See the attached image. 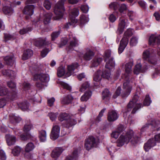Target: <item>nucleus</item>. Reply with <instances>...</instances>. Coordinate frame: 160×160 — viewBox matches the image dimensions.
I'll return each mask as SVG.
<instances>
[{"label": "nucleus", "instance_id": "f257e3e1", "mask_svg": "<svg viewBox=\"0 0 160 160\" xmlns=\"http://www.w3.org/2000/svg\"><path fill=\"white\" fill-rule=\"evenodd\" d=\"M133 64V59L131 58L129 59L128 62L125 65V73L122 77L125 82L123 83V90L121 93V96L123 98L127 97L132 90V84L134 79L133 78L131 77Z\"/></svg>", "mask_w": 160, "mask_h": 160}, {"label": "nucleus", "instance_id": "f03ea898", "mask_svg": "<svg viewBox=\"0 0 160 160\" xmlns=\"http://www.w3.org/2000/svg\"><path fill=\"white\" fill-rule=\"evenodd\" d=\"M139 98V96L138 95L135 94L132 100L129 102L127 105V112L130 111L132 108L134 107V108L132 112V113L134 114L138 109L143 106L141 103H137Z\"/></svg>", "mask_w": 160, "mask_h": 160}, {"label": "nucleus", "instance_id": "7ed1b4c3", "mask_svg": "<svg viewBox=\"0 0 160 160\" xmlns=\"http://www.w3.org/2000/svg\"><path fill=\"white\" fill-rule=\"evenodd\" d=\"M64 1V0H60L55 5L54 12L57 19H60L63 17L65 10L63 6Z\"/></svg>", "mask_w": 160, "mask_h": 160}, {"label": "nucleus", "instance_id": "20e7f679", "mask_svg": "<svg viewBox=\"0 0 160 160\" xmlns=\"http://www.w3.org/2000/svg\"><path fill=\"white\" fill-rule=\"evenodd\" d=\"M8 86L12 88L13 89V90H12L10 93V96H9L8 98L12 101L15 100L17 97V92L15 88L16 87V84L14 82L12 81L9 82H7Z\"/></svg>", "mask_w": 160, "mask_h": 160}, {"label": "nucleus", "instance_id": "39448f33", "mask_svg": "<svg viewBox=\"0 0 160 160\" xmlns=\"http://www.w3.org/2000/svg\"><path fill=\"white\" fill-rule=\"evenodd\" d=\"M51 44V42L47 40L46 38H39L36 39L34 43L35 46L39 48H41L43 46H48Z\"/></svg>", "mask_w": 160, "mask_h": 160}, {"label": "nucleus", "instance_id": "423d86ee", "mask_svg": "<svg viewBox=\"0 0 160 160\" xmlns=\"http://www.w3.org/2000/svg\"><path fill=\"white\" fill-rule=\"evenodd\" d=\"M60 128L57 125H53L50 134L51 139L56 140L59 137Z\"/></svg>", "mask_w": 160, "mask_h": 160}, {"label": "nucleus", "instance_id": "0eeeda50", "mask_svg": "<svg viewBox=\"0 0 160 160\" xmlns=\"http://www.w3.org/2000/svg\"><path fill=\"white\" fill-rule=\"evenodd\" d=\"M69 40H70V44L68 46L69 50H71L73 48L78 46V41L76 37L73 34L69 35Z\"/></svg>", "mask_w": 160, "mask_h": 160}, {"label": "nucleus", "instance_id": "6e6552de", "mask_svg": "<svg viewBox=\"0 0 160 160\" xmlns=\"http://www.w3.org/2000/svg\"><path fill=\"white\" fill-rule=\"evenodd\" d=\"M149 43L150 45L152 46L156 44L160 45V35H152L149 37Z\"/></svg>", "mask_w": 160, "mask_h": 160}, {"label": "nucleus", "instance_id": "1a4fd4ad", "mask_svg": "<svg viewBox=\"0 0 160 160\" xmlns=\"http://www.w3.org/2000/svg\"><path fill=\"white\" fill-rule=\"evenodd\" d=\"M118 117V113L116 111L111 110L108 111L107 115V120L108 122H113L117 120Z\"/></svg>", "mask_w": 160, "mask_h": 160}, {"label": "nucleus", "instance_id": "9d476101", "mask_svg": "<svg viewBox=\"0 0 160 160\" xmlns=\"http://www.w3.org/2000/svg\"><path fill=\"white\" fill-rule=\"evenodd\" d=\"M77 123V121L71 116L69 119L64 122L63 125L64 127L69 128L75 125Z\"/></svg>", "mask_w": 160, "mask_h": 160}, {"label": "nucleus", "instance_id": "9b49d317", "mask_svg": "<svg viewBox=\"0 0 160 160\" xmlns=\"http://www.w3.org/2000/svg\"><path fill=\"white\" fill-rule=\"evenodd\" d=\"M160 143V141H148L144 144L143 148L146 152L148 151L152 148L155 146L157 143Z\"/></svg>", "mask_w": 160, "mask_h": 160}, {"label": "nucleus", "instance_id": "f8f14e48", "mask_svg": "<svg viewBox=\"0 0 160 160\" xmlns=\"http://www.w3.org/2000/svg\"><path fill=\"white\" fill-rule=\"evenodd\" d=\"M99 141H85V147L86 149L89 151L93 147H96Z\"/></svg>", "mask_w": 160, "mask_h": 160}, {"label": "nucleus", "instance_id": "ddd939ff", "mask_svg": "<svg viewBox=\"0 0 160 160\" xmlns=\"http://www.w3.org/2000/svg\"><path fill=\"white\" fill-rule=\"evenodd\" d=\"M33 79L35 81L39 79L42 82H47L49 80V78L48 75L41 73L35 74Z\"/></svg>", "mask_w": 160, "mask_h": 160}, {"label": "nucleus", "instance_id": "4468645a", "mask_svg": "<svg viewBox=\"0 0 160 160\" xmlns=\"http://www.w3.org/2000/svg\"><path fill=\"white\" fill-rule=\"evenodd\" d=\"M160 124V121L157 119L153 120L152 121V122L151 123H147L143 126L141 129V132L142 133L149 126L152 125L154 127H156L158 126Z\"/></svg>", "mask_w": 160, "mask_h": 160}, {"label": "nucleus", "instance_id": "2eb2a0df", "mask_svg": "<svg viewBox=\"0 0 160 160\" xmlns=\"http://www.w3.org/2000/svg\"><path fill=\"white\" fill-rule=\"evenodd\" d=\"M35 6L34 5H27L25 6L23 10V12L29 16L32 15L33 13Z\"/></svg>", "mask_w": 160, "mask_h": 160}, {"label": "nucleus", "instance_id": "dca6fc26", "mask_svg": "<svg viewBox=\"0 0 160 160\" xmlns=\"http://www.w3.org/2000/svg\"><path fill=\"white\" fill-rule=\"evenodd\" d=\"M126 26L125 20L122 18H119V21L118 23L117 32L119 34H121L124 31Z\"/></svg>", "mask_w": 160, "mask_h": 160}, {"label": "nucleus", "instance_id": "f3484780", "mask_svg": "<svg viewBox=\"0 0 160 160\" xmlns=\"http://www.w3.org/2000/svg\"><path fill=\"white\" fill-rule=\"evenodd\" d=\"M133 131L132 130H129L125 135H121L118 140H130L133 136Z\"/></svg>", "mask_w": 160, "mask_h": 160}, {"label": "nucleus", "instance_id": "a211bd4d", "mask_svg": "<svg viewBox=\"0 0 160 160\" xmlns=\"http://www.w3.org/2000/svg\"><path fill=\"white\" fill-rule=\"evenodd\" d=\"M78 66L77 63H73L68 66V71L66 73V76L69 77L73 73L74 71L77 69Z\"/></svg>", "mask_w": 160, "mask_h": 160}, {"label": "nucleus", "instance_id": "6ab92c4d", "mask_svg": "<svg viewBox=\"0 0 160 160\" xmlns=\"http://www.w3.org/2000/svg\"><path fill=\"white\" fill-rule=\"evenodd\" d=\"M94 55V53L90 49L87 48L86 52L83 55V58L86 61H89L91 59Z\"/></svg>", "mask_w": 160, "mask_h": 160}, {"label": "nucleus", "instance_id": "aec40b11", "mask_svg": "<svg viewBox=\"0 0 160 160\" xmlns=\"http://www.w3.org/2000/svg\"><path fill=\"white\" fill-rule=\"evenodd\" d=\"M63 150L62 148H56L52 151L51 154V157L53 158H57L60 156Z\"/></svg>", "mask_w": 160, "mask_h": 160}, {"label": "nucleus", "instance_id": "412c9836", "mask_svg": "<svg viewBox=\"0 0 160 160\" xmlns=\"http://www.w3.org/2000/svg\"><path fill=\"white\" fill-rule=\"evenodd\" d=\"M74 99V97L71 94L66 96L62 99L61 102L62 104H68L71 103Z\"/></svg>", "mask_w": 160, "mask_h": 160}, {"label": "nucleus", "instance_id": "4be33fe9", "mask_svg": "<svg viewBox=\"0 0 160 160\" xmlns=\"http://www.w3.org/2000/svg\"><path fill=\"white\" fill-rule=\"evenodd\" d=\"M4 59L6 64L10 66L13 64L15 62V58L13 55L7 56L4 58Z\"/></svg>", "mask_w": 160, "mask_h": 160}, {"label": "nucleus", "instance_id": "5701e85b", "mask_svg": "<svg viewBox=\"0 0 160 160\" xmlns=\"http://www.w3.org/2000/svg\"><path fill=\"white\" fill-rule=\"evenodd\" d=\"M133 34V30L131 29H128L124 32L123 36L122 38L123 39V40L128 42L129 38L131 37Z\"/></svg>", "mask_w": 160, "mask_h": 160}, {"label": "nucleus", "instance_id": "b1692460", "mask_svg": "<svg viewBox=\"0 0 160 160\" xmlns=\"http://www.w3.org/2000/svg\"><path fill=\"white\" fill-rule=\"evenodd\" d=\"M6 95L7 96L8 101L11 100L8 98L9 96H11L10 93H9L8 89L5 87L0 86V96H3Z\"/></svg>", "mask_w": 160, "mask_h": 160}, {"label": "nucleus", "instance_id": "393cba45", "mask_svg": "<svg viewBox=\"0 0 160 160\" xmlns=\"http://www.w3.org/2000/svg\"><path fill=\"white\" fill-rule=\"evenodd\" d=\"M32 51L30 49H27L24 51L22 58L24 60H26L30 58L33 55Z\"/></svg>", "mask_w": 160, "mask_h": 160}, {"label": "nucleus", "instance_id": "a878e982", "mask_svg": "<svg viewBox=\"0 0 160 160\" xmlns=\"http://www.w3.org/2000/svg\"><path fill=\"white\" fill-rule=\"evenodd\" d=\"M128 43L127 41H125L123 40V39H121L120 42L119 47L118 48V52L119 54L122 53L123 52Z\"/></svg>", "mask_w": 160, "mask_h": 160}, {"label": "nucleus", "instance_id": "bb28decb", "mask_svg": "<svg viewBox=\"0 0 160 160\" xmlns=\"http://www.w3.org/2000/svg\"><path fill=\"white\" fill-rule=\"evenodd\" d=\"M78 151L77 149L74 150L71 155L66 157V160H76L78 157Z\"/></svg>", "mask_w": 160, "mask_h": 160}, {"label": "nucleus", "instance_id": "cd10ccee", "mask_svg": "<svg viewBox=\"0 0 160 160\" xmlns=\"http://www.w3.org/2000/svg\"><path fill=\"white\" fill-rule=\"evenodd\" d=\"M52 16V14L51 13H48L44 14L43 22L45 24H48L50 22Z\"/></svg>", "mask_w": 160, "mask_h": 160}, {"label": "nucleus", "instance_id": "c85d7f7f", "mask_svg": "<svg viewBox=\"0 0 160 160\" xmlns=\"http://www.w3.org/2000/svg\"><path fill=\"white\" fill-rule=\"evenodd\" d=\"M71 116V115L67 113H61L59 115L58 117V120L61 122L63 121L66 122L68 119H69Z\"/></svg>", "mask_w": 160, "mask_h": 160}, {"label": "nucleus", "instance_id": "c756f323", "mask_svg": "<svg viewBox=\"0 0 160 160\" xmlns=\"http://www.w3.org/2000/svg\"><path fill=\"white\" fill-rule=\"evenodd\" d=\"M115 66V62L113 61V58L112 57H111L107 61L105 65L106 68L110 69L113 67Z\"/></svg>", "mask_w": 160, "mask_h": 160}, {"label": "nucleus", "instance_id": "7c9ffc66", "mask_svg": "<svg viewBox=\"0 0 160 160\" xmlns=\"http://www.w3.org/2000/svg\"><path fill=\"white\" fill-rule=\"evenodd\" d=\"M92 94L91 91H88L85 92L81 98L80 99L82 101H86L91 97Z\"/></svg>", "mask_w": 160, "mask_h": 160}, {"label": "nucleus", "instance_id": "2f4dec72", "mask_svg": "<svg viewBox=\"0 0 160 160\" xmlns=\"http://www.w3.org/2000/svg\"><path fill=\"white\" fill-rule=\"evenodd\" d=\"M10 122L14 124L18 122L21 120V118L15 116L12 114L9 115Z\"/></svg>", "mask_w": 160, "mask_h": 160}, {"label": "nucleus", "instance_id": "473e14b6", "mask_svg": "<svg viewBox=\"0 0 160 160\" xmlns=\"http://www.w3.org/2000/svg\"><path fill=\"white\" fill-rule=\"evenodd\" d=\"M102 72L100 71H98L96 72L93 75V80L98 82L100 81L102 78Z\"/></svg>", "mask_w": 160, "mask_h": 160}, {"label": "nucleus", "instance_id": "72a5a7b5", "mask_svg": "<svg viewBox=\"0 0 160 160\" xmlns=\"http://www.w3.org/2000/svg\"><path fill=\"white\" fill-rule=\"evenodd\" d=\"M22 148L18 146H16L12 150V153L15 156H18L22 151Z\"/></svg>", "mask_w": 160, "mask_h": 160}, {"label": "nucleus", "instance_id": "f704fd0d", "mask_svg": "<svg viewBox=\"0 0 160 160\" xmlns=\"http://www.w3.org/2000/svg\"><path fill=\"white\" fill-rule=\"evenodd\" d=\"M102 59L101 58H94L92 61V67L98 66L102 61Z\"/></svg>", "mask_w": 160, "mask_h": 160}, {"label": "nucleus", "instance_id": "c9c22d12", "mask_svg": "<svg viewBox=\"0 0 160 160\" xmlns=\"http://www.w3.org/2000/svg\"><path fill=\"white\" fill-rule=\"evenodd\" d=\"M2 74L4 75H6L10 77H14V72L13 71L10 70H3Z\"/></svg>", "mask_w": 160, "mask_h": 160}, {"label": "nucleus", "instance_id": "e433bc0d", "mask_svg": "<svg viewBox=\"0 0 160 160\" xmlns=\"http://www.w3.org/2000/svg\"><path fill=\"white\" fill-rule=\"evenodd\" d=\"M35 148L32 142H29L27 144L25 148L26 152H28L32 151Z\"/></svg>", "mask_w": 160, "mask_h": 160}, {"label": "nucleus", "instance_id": "4c0bfd02", "mask_svg": "<svg viewBox=\"0 0 160 160\" xmlns=\"http://www.w3.org/2000/svg\"><path fill=\"white\" fill-rule=\"evenodd\" d=\"M18 106L23 110L28 109L29 108V103L27 102H24L18 104Z\"/></svg>", "mask_w": 160, "mask_h": 160}, {"label": "nucleus", "instance_id": "58836bf2", "mask_svg": "<svg viewBox=\"0 0 160 160\" xmlns=\"http://www.w3.org/2000/svg\"><path fill=\"white\" fill-rule=\"evenodd\" d=\"M89 87V83L88 82H86L81 85L79 89V91L81 92H83L86 89L88 88Z\"/></svg>", "mask_w": 160, "mask_h": 160}, {"label": "nucleus", "instance_id": "ea45409f", "mask_svg": "<svg viewBox=\"0 0 160 160\" xmlns=\"http://www.w3.org/2000/svg\"><path fill=\"white\" fill-rule=\"evenodd\" d=\"M39 138L40 140H45L46 139V133L45 131L42 130L39 132Z\"/></svg>", "mask_w": 160, "mask_h": 160}, {"label": "nucleus", "instance_id": "a19ab883", "mask_svg": "<svg viewBox=\"0 0 160 160\" xmlns=\"http://www.w3.org/2000/svg\"><path fill=\"white\" fill-rule=\"evenodd\" d=\"M79 13V10L78 9L74 8L71 10L70 15L72 18V19H74L78 16Z\"/></svg>", "mask_w": 160, "mask_h": 160}, {"label": "nucleus", "instance_id": "79ce46f5", "mask_svg": "<svg viewBox=\"0 0 160 160\" xmlns=\"http://www.w3.org/2000/svg\"><path fill=\"white\" fill-rule=\"evenodd\" d=\"M79 20L80 24L82 25L88 22L89 19L88 18L86 15L82 14Z\"/></svg>", "mask_w": 160, "mask_h": 160}, {"label": "nucleus", "instance_id": "37998d69", "mask_svg": "<svg viewBox=\"0 0 160 160\" xmlns=\"http://www.w3.org/2000/svg\"><path fill=\"white\" fill-rule=\"evenodd\" d=\"M142 65L140 63L136 64L134 69V73L135 74H138L142 71Z\"/></svg>", "mask_w": 160, "mask_h": 160}, {"label": "nucleus", "instance_id": "c03bdc74", "mask_svg": "<svg viewBox=\"0 0 160 160\" xmlns=\"http://www.w3.org/2000/svg\"><path fill=\"white\" fill-rule=\"evenodd\" d=\"M110 70L108 69V70H105L102 73V77L104 78L108 79L110 76Z\"/></svg>", "mask_w": 160, "mask_h": 160}, {"label": "nucleus", "instance_id": "a18cd8bd", "mask_svg": "<svg viewBox=\"0 0 160 160\" xmlns=\"http://www.w3.org/2000/svg\"><path fill=\"white\" fill-rule=\"evenodd\" d=\"M102 98L103 99L105 98H109L111 94L109 90L108 89H105L102 92Z\"/></svg>", "mask_w": 160, "mask_h": 160}, {"label": "nucleus", "instance_id": "49530a36", "mask_svg": "<svg viewBox=\"0 0 160 160\" xmlns=\"http://www.w3.org/2000/svg\"><path fill=\"white\" fill-rule=\"evenodd\" d=\"M151 56L148 50H146L143 52L142 54V58L144 60L147 61Z\"/></svg>", "mask_w": 160, "mask_h": 160}, {"label": "nucleus", "instance_id": "de8ad7c7", "mask_svg": "<svg viewBox=\"0 0 160 160\" xmlns=\"http://www.w3.org/2000/svg\"><path fill=\"white\" fill-rule=\"evenodd\" d=\"M32 30V28L31 27H27L25 28H23L20 30L19 33L21 35H23L28 33Z\"/></svg>", "mask_w": 160, "mask_h": 160}, {"label": "nucleus", "instance_id": "09e8293b", "mask_svg": "<svg viewBox=\"0 0 160 160\" xmlns=\"http://www.w3.org/2000/svg\"><path fill=\"white\" fill-rule=\"evenodd\" d=\"M12 9L10 6H5L3 8V11L5 14L12 12Z\"/></svg>", "mask_w": 160, "mask_h": 160}, {"label": "nucleus", "instance_id": "8fccbe9b", "mask_svg": "<svg viewBox=\"0 0 160 160\" xmlns=\"http://www.w3.org/2000/svg\"><path fill=\"white\" fill-rule=\"evenodd\" d=\"M151 102V101L148 95H146L143 102V105L144 106H148Z\"/></svg>", "mask_w": 160, "mask_h": 160}, {"label": "nucleus", "instance_id": "3c124183", "mask_svg": "<svg viewBox=\"0 0 160 160\" xmlns=\"http://www.w3.org/2000/svg\"><path fill=\"white\" fill-rule=\"evenodd\" d=\"M77 22V20L75 18L72 19L71 20V22H68L66 23L64 25V28L68 29L69 28V26H71L72 24L75 23Z\"/></svg>", "mask_w": 160, "mask_h": 160}, {"label": "nucleus", "instance_id": "603ef678", "mask_svg": "<svg viewBox=\"0 0 160 160\" xmlns=\"http://www.w3.org/2000/svg\"><path fill=\"white\" fill-rule=\"evenodd\" d=\"M65 73L64 68L61 67L58 68L57 70V74L58 77H61L63 76Z\"/></svg>", "mask_w": 160, "mask_h": 160}, {"label": "nucleus", "instance_id": "864d4df0", "mask_svg": "<svg viewBox=\"0 0 160 160\" xmlns=\"http://www.w3.org/2000/svg\"><path fill=\"white\" fill-rule=\"evenodd\" d=\"M20 137L22 139H26L27 140L33 139V137L28 133H26L25 135L21 134L20 136Z\"/></svg>", "mask_w": 160, "mask_h": 160}, {"label": "nucleus", "instance_id": "5fc2aeb1", "mask_svg": "<svg viewBox=\"0 0 160 160\" xmlns=\"http://www.w3.org/2000/svg\"><path fill=\"white\" fill-rule=\"evenodd\" d=\"M60 32L59 31L53 32L51 34V40L54 41L59 36Z\"/></svg>", "mask_w": 160, "mask_h": 160}, {"label": "nucleus", "instance_id": "6e6d98bb", "mask_svg": "<svg viewBox=\"0 0 160 160\" xmlns=\"http://www.w3.org/2000/svg\"><path fill=\"white\" fill-rule=\"evenodd\" d=\"M68 40L67 38L61 39L60 42L58 44V47L61 48L65 45L68 42Z\"/></svg>", "mask_w": 160, "mask_h": 160}, {"label": "nucleus", "instance_id": "4d7b16f0", "mask_svg": "<svg viewBox=\"0 0 160 160\" xmlns=\"http://www.w3.org/2000/svg\"><path fill=\"white\" fill-rule=\"evenodd\" d=\"M4 38L5 40L6 41L9 40H14L16 38V37L14 36L8 34H4Z\"/></svg>", "mask_w": 160, "mask_h": 160}, {"label": "nucleus", "instance_id": "13d9d810", "mask_svg": "<svg viewBox=\"0 0 160 160\" xmlns=\"http://www.w3.org/2000/svg\"><path fill=\"white\" fill-rule=\"evenodd\" d=\"M130 141H117L116 145L118 147L122 146L125 143H128Z\"/></svg>", "mask_w": 160, "mask_h": 160}, {"label": "nucleus", "instance_id": "bf43d9fd", "mask_svg": "<svg viewBox=\"0 0 160 160\" xmlns=\"http://www.w3.org/2000/svg\"><path fill=\"white\" fill-rule=\"evenodd\" d=\"M106 109L105 108H104L102 109L101 111L100 112L98 116L97 117L96 121L98 122H99L101 121V118L103 116V113L106 110Z\"/></svg>", "mask_w": 160, "mask_h": 160}, {"label": "nucleus", "instance_id": "052dcab7", "mask_svg": "<svg viewBox=\"0 0 160 160\" xmlns=\"http://www.w3.org/2000/svg\"><path fill=\"white\" fill-rule=\"evenodd\" d=\"M119 7V4L116 2H112L109 5L110 8L114 10H117Z\"/></svg>", "mask_w": 160, "mask_h": 160}, {"label": "nucleus", "instance_id": "680f3d73", "mask_svg": "<svg viewBox=\"0 0 160 160\" xmlns=\"http://www.w3.org/2000/svg\"><path fill=\"white\" fill-rule=\"evenodd\" d=\"M60 84L64 89H66L69 91H70L71 90V87L67 83L62 82H60Z\"/></svg>", "mask_w": 160, "mask_h": 160}, {"label": "nucleus", "instance_id": "e2e57ef3", "mask_svg": "<svg viewBox=\"0 0 160 160\" xmlns=\"http://www.w3.org/2000/svg\"><path fill=\"white\" fill-rule=\"evenodd\" d=\"M44 7L47 10H49L51 7V4L48 0L45 1L43 3Z\"/></svg>", "mask_w": 160, "mask_h": 160}, {"label": "nucleus", "instance_id": "0e129e2a", "mask_svg": "<svg viewBox=\"0 0 160 160\" xmlns=\"http://www.w3.org/2000/svg\"><path fill=\"white\" fill-rule=\"evenodd\" d=\"M121 88L120 87H118L117 88L113 97L114 98H115L119 96L121 94Z\"/></svg>", "mask_w": 160, "mask_h": 160}, {"label": "nucleus", "instance_id": "69168bd1", "mask_svg": "<svg viewBox=\"0 0 160 160\" xmlns=\"http://www.w3.org/2000/svg\"><path fill=\"white\" fill-rule=\"evenodd\" d=\"M32 127V125L29 122L28 124H26L23 128V131L25 132L29 131L31 129Z\"/></svg>", "mask_w": 160, "mask_h": 160}, {"label": "nucleus", "instance_id": "338daca9", "mask_svg": "<svg viewBox=\"0 0 160 160\" xmlns=\"http://www.w3.org/2000/svg\"><path fill=\"white\" fill-rule=\"evenodd\" d=\"M111 51L109 50H106L105 52V61L109 59L111 56Z\"/></svg>", "mask_w": 160, "mask_h": 160}, {"label": "nucleus", "instance_id": "774afa93", "mask_svg": "<svg viewBox=\"0 0 160 160\" xmlns=\"http://www.w3.org/2000/svg\"><path fill=\"white\" fill-rule=\"evenodd\" d=\"M6 157L5 153L2 150H0V159L1 160H6Z\"/></svg>", "mask_w": 160, "mask_h": 160}]
</instances>
